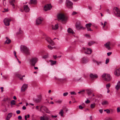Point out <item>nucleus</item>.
<instances>
[{
	"label": "nucleus",
	"instance_id": "12",
	"mask_svg": "<svg viewBox=\"0 0 120 120\" xmlns=\"http://www.w3.org/2000/svg\"><path fill=\"white\" fill-rule=\"evenodd\" d=\"M90 79L92 80L96 79L98 77V75L97 74H93L92 73H91L90 74Z\"/></svg>",
	"mask_w": 120,
	"mask_h": 120
},
{
	"label": "nucleus",
	"instance_id": "32",
	"mask_svg": "<svg viewBox=\"0 0 120 120\" xmlns=\"http://www.w3.org/2000/svg\"><path fill=\"white\" fill-rule=\"evenodd\" d=\"M111 86L110 84V83L107 84L106 85V88L107 89H109V88Z\"/></svg>",
	"mask_w": 120,
	"mask_h": 120
},
{
	"label": "nucleus",
	"instance_id": "15",
	"mask_svg": "<svg viewBox=\"0 0 120 120\" xmlns=\"http://www.w3.org/2000/svg\"><path fill=\"white\" fill-rule=\"evenodd\" d=\"M114 74L117 76L120 75V68L116 70L114 72Z\"/></svg>",
	"mask_w": 120,
	"mask_h": 120
},
{
	"label": "nucleus",
	"instance_id": "33",
	"mask_svg": "<svg viewBox=\"0 0 120 120\" xmlns=\"http://www.w3.org/2000/svg\"><path fill=\"white\" fill-rule=\"evenodd\" d=\"M102 104L103 105H105L108 104V102L106 101H104L102 103Z\"/></svg>",
	"mask_w": 120,
	"mask_h": 120
},
{
	"label": "nucleus",
	"instance_id": "6",
	"mask_svg": "<svg viewBox=\"0 0 120 120\" xmlns=\"http://www.w3.org/2000/svg\"><path fill=\"white\" fill-rule=\"evenodd\" d=\"M38 61V59L37 58H33L30 60V64L32 66H34Z\"/></svg>",
	"mask_w": 120,
	"mask_h": 120
},
{
	"label": "nucleus",
	"instance_id": "46",
	"mask_svg": "<svg viewBox=\"0 0 120 120\" xmlns=\"http://www.w3.org/2000/svg\"><path fill=\"white\" fill-rule=\"evenodd\" d=\"M77 13L75 11H73L71 14V15H74L77 14Z\"/></svg>",
	"mask_w": 120,
	"mask_h": 120
},
{
	"label": "nucleus",
	"instance_id": "10",
	"mask_svg": "<svg viewBox=\"0 0 120 120\" xmlns=\"http://www.w3.org/2000/svg\"><path fill=\"white\" fill-rule=\"evenodd\" d=\"M9 3L10 5L12 6L13 8H14L16 5L15 0H9Z\"/></svg>",
	"mask_w": 120,
	"mask_h": 120
},
{
	"label": "nucleus",
	"instance_id": "17",
	"mask_svg": "<svg viewBox=\"0 0 120 120\" xmlns=\"http://www.w3.org/2000/svg\"><path fill=\"white\" fill-rule=\"evenodd\" d=\"M27 87V85L24 84L21 88V90L22 92H24L26 89Z\"/></svg>",
	"mask_w": 120,
	"mask_h": 120
},
{
	"label": "nucleus",
	"instance_id": "62",
	"mask_svg": "<svg viewBox=\"0 0 120 120\" xmlns=\"http://www.w3.org/2000/svg\"><path fill=\"white\" fill-rule=\"evenodd\" d=\"M117 85L120 86V81H119L117 83Z\"/></svg>",
	"mask_w": 120,
	"mask_h": 120
},
{
	"label": "nucleus",
	"instance_id": "21",
	"mask_svg": "<svg viewBox=\"0 0 120 120\" xmlns=\"http://www.w3.org/2000/svg\"><path fill=\"white\" fill-rule=\"evenodd\" d=\"M24 10L26 12H28L30 10V9L28 6L26 5H24L23 6Z\"/></svg>",
	"mask_w": 120,
	"mask_h": 120
},
{
	"label": "nucleus",
	"instance_id": "2",
	"mask_svg": "<svg viewBox=\"0 0 120 120\" xmlns=\"http://www.w3.org/2000/svg\"><path fill=\"white\" fill-rule=\"evenodd\" d=\"M57 17L59 20L61 21L65 22L67 20V17L63 14H59L57 15Z\"/></svg>",
	"mask_w": 120,
	"mask_h": 120
},
{
	"label": "nucleus",
	"instance_id": "8",
	"mask_svg": "<svg viewBox=\"0 0 120 120\" xmlns=\"http://www.w3.org/2000/svg\"><path fill=\"white\" fill-rule=\"evenodd\" d=\"M67 6V7L70 9H71L72 8L73 3L69 0H66Z\"/></svg>",
	"mask_w": 120,
	"mask_h": 120
},
{
	"label": "nucleus",
	"instance_id": "41",
	"mask_svg": "<svg viewBox=\"0 0 120 120\" xmlns=\"http://www.w3.org/2000/svg\"><path fill=\"white\" fill-rule=\"evenodd\" d=\"M120 86L117 85L115 86V88L117 90H118L120 88Z\"/></svg>",
	"mask_w": 120,
	"mask_h": 120
},
{
	"label": "nucleus",
	"instance_id": "58",
	"mask_svg": "<svg viewBox=\"0 0 120 120\" xmlns=\"http://www.w3.org/2000/svg\"><path fill=\"white\" fill-rule=\"evenodd\" d=\"M22 117L21 116H19L18 117V119L19 120H21L22 119Z\"/></svg>",
	"mask_w": 120,
	"mask_h": 120
},
{
	"label": "nucleus",
	"instance_id": "34",
	"mask_svg": "<svg viewBox=\"0 0 120 120\" xmlns=\"http://www.w3.org/2000/svg\"><path fill=\"white\" fill-rule=\"evenodd\" d=\"M11 105H15V101L14 100H12L11 101Z\"/></svg>",
	"mask_w": 120,
	"mask_h": 120
},
{
	"label": "nucleus",
	"instance_id": "64",
	"mask_svg": "<svg viewBox=\"0 0 120 120\" xmlns=\"http://www.w3.org/2000/svg\"><path fill=\"white\" fill-rule=\"evenodd\" d=\"M53 57L55 59H56L57 57L56 55V56L53 55Z\"/></svg>",
	"mask_w": 120,
	"mask_h": 120
},
{
	"label": "nucleus",
	"instance_id": "38",
	"mask_svg": "<svg viewBox=\"0 0 120 120\" xmlns=\"http://www.w3.org/2000/svg\"><path fill=\"white\" fill-rule=\"evenodd\" d=\"M17 76L18 77L20 78V79L21 80L22 79V77H21V75L19 74H18L17 75Z\"/></svg>",
	"mask_w": 120,
	"mask_h": 120
},
{
	"label": "nucleus",
	"instance_id": "30",
	"mask_svg": "<svg viewBox=\"0 0 120 120\" xmlns=\"http://www.w3.org/2000/svg\"><path fill=\"white\" fill-rule=\"evenodd\" d=\"M64 112L63 109H62L59 112V114H60L61 116H63V114Z\"/></svg>",
	"mask_w": 120,
	"mask_h": 120
},
{
	"label": "nucleus",
	"instance_id": "22",
	"mask_svg": "<svg viewBox=\"0 0 120 120\" xmlns=\"http://www.w3.org/2000/svg\"><path fill=\"white\" fill-rule=\"evenodd\" d=\"M37 3V1L36 0H31L29 3L30 4H36Z\"/></svg>",
	"mask_w": 120,
	"mask_h": 120
},
{
	"label": "nucleus",
	"instance_id": "40",
	"mask_svg": "<svg viewBox=\"0 0 120 120\" xmlns=\"http://www.w3.org/2000/svg\"><path fill=\"white\" fill-rule=\"evenodd\" d=\"M105 111H106L107 113H110V111L108 109H105L104 110Z\"/></svg>",
	"mask_w": 120,
	"mask_h": 120
},
{
	"label": "nucleus",
	"instance_id": "11",
	"mask_svg": "<svg viewBox=\"0 0 120 120\" xmlns=\"http://www.w3.org/2000/svg\"><path fill=\"white\" fill-rule=\"evenodd\" d=\"M92 25L91 23H90L88 24H86V27L87 29V30L88 31H93V30H92L90 27Z\"/></svg>",
	"mask_w": 120,
	"mask_h": 120
},
{
	"label": "nucleus",
	"instance_id": "45",
	"mask_svg": "<svg viewBox=\"0 0 120 120\" xmlns=\"http://www.w3.org/2000/svg\"><path fill=\"white\" fill-rule=\"evenodd\" d=\"M107 24V22H105L104 23V24H103V28H104L105 25H106Z\"/></svg>",
	"mask_w": 120,
	"mask_h": 120
},
{
	"label": "nucleus",
	"instance_id": "23",
	"mask_svg": "<svg viewBox=\"0 0 120 120\" xmlns=\"http://www.w3.org/2000/svg\"><path fill=\"white\" fill-rule=\"evenodd\" d=\"M59 26H58V25L57 24H56L54 26L52 25V29L53 30H56L58 29V28Z\"/></svg>",
	"mask_w": 120,
	"mask_h": 120
},
{
	"label": "nucleus",
	"instance_id": "48",
	"mask_svg": "<svg viewBox=\"0 0 120 120\" xmlns=\"http://www.w3.org/2000/svg\"><path fill=\"white\" fill-rule=\"evenodd\" d=\"M109 59H107L106 60L105 63L107 64L109 62Z\"/></svg>",
	"mask_w": 120,
	"mask_h": 120
},
{
	"label": "nucleus",
	"instance_id": "7",
	"mask_svg": "<svg viewBox=\"0 0 120 120\" xmlns=\"http://www.w3.org/2000/svg\"><path fill=\"white\" fill-rule=\"evenodd\" d=\"M11 20L8 18H5L4 20V22L5 26H8L10 25V22Z\"/></svg>",
	"mask_w": 120,
	"mask_h": 120
},
{
	"label": "nucleus",
	"instance_id": "36",
	"mask_svg": "<svg viewBox=\"0 0 120 120\" xmlns=\"http://www.w3.org/2000/svg\"><path fill=\"white\" fill-rule=\"evenodd\" d=\"M48 48L50 50H52L54 48V47H52L50 45H49L48 46Z\"/></svg>",
	"mask_w": 120,
	"mask_h": 120
},
{
	"label": "nucleus",
	"instance_id": "53",
	"mask_svg": "<svg viewBox=\"0 0 120 120\" xmlns=\"http://www.w3.org/2000/svg\"><path fill=\"white\" fill-rule=\"evenodd\" d=\"M112 54V52H108L107 53V55L108 56H109L110 55Z\"/></svg>",
	"mask_w": 120,
	"mask_h": 120
},
{
	"label": "nucleus",
	"instance_id": "63",
	"mask_svg": "<svg viewBox=\"0 0 120 120\" xmlns=\"http://www.w3.org/2000/svg\"><path fill=\"white\" fill-rule=\"evenodd\" d=\"M88 8L90 9V10H91L92 9V8L90 6H88Z\"/></svg>",
	"mask_w": 120,
	"mask_h": 120
},
{
	"label": "nucleus",
	"instance_id": "20",
	"mask_svg": "<svg viewBox=\"0 0 120 120\" xmlns=\"http://www.w3.org/2000/svg\"><path fill=\"white\" fill-rule=\"evenodd\" d=\"M12 113L11 112L9 113L6 119V120H9L10 118L12 116Z\"/></svg>",
	"mask_w": 120,
	"mask_h": 120
},
{
	"label": "nucleus",
	"instance_id": "55",
	"mask_svg": "<svg viewBox=\"0 0 120 120\" xmlns=\"http://www.w3.org/2000/svg\"><path fill=\"white\" fill-rule=\"evenodd\" d=\"M79 109H82L83 108V107L81 105H80L79 106Z\"/></svg>",
	"mask_w": 120,
	"mask_h": 120
},
{
	"label": "nucleus",
	"instance_id": "18",
	"mask_svg": "<svg viewBox=\"0 0 120 120\" xmlns=\"http://www.w3.org/2000/svg\"><path fill=\"white\" fill-rule=\"evenodd\" d=\"M41 97L40 96L38 98L34 99V101L36 103H39L41 101Z\"/></svg>",
	"mask_w": 120,
	"mask_h": 120
},
{
	"label": "nucleus",
	"instance_id": "9",
	"mask_svg": "<svg viewBox=\"0 0 120 120\" xmlns=\"http://www.w3.org/2000/svg\"><path fill=\"white\" fill-rule=\"evenodd\" d=\"M83 49L85 51V53L86 54H90L92 52V50L90 48H87L86 49L85 48H83Z\"/></svg>",
	"mask_w": 120,
	"mask_h": 120
},
{
	"label": "nucleus",
	"instance_id": "39",
	"mask_svg": "<svg viewBox=\"0 0 120 120\" xmlns=\"http://www.w3.org/2000/svg\"><path fill=\"white\" fill-rule=\"evenodd\" d=\"M63 110H65V111L67 112L68 111V109L65 106H64L63 107Z\"/></svg>",
	"mask_w": 120,
	"mask_h": 120
},
{
	"label": "nucleus",
	"instance_id": "51",
	"mask_svg": "<svg viewBox=\"0 0 120 120\" xmlns=\"http://www.w3.org/2000/svg\"><path fill=\"white\" fill-rule=\"evenodd\" d=\"M4 11H3V12H6L8 11V9H6L5 8L4 9Z\"/></svg>",
	"mask_w": 120,
	"mask_h": 120
},
{
	"label": "nucleus",
	"instance_id": "59",
	"mask_svg": "<svg viewBox=\"0 0 120 120\" xmlns=\"http://www.w3.org/2000/svg\"><path fill=\"white\" fill-rule=\"evenodd\" d=\"M103 110L102 109H100L99 110V111L101 113H102L103 112Z\"/></svg>",
	"mask_w": 120,
	"mask_h": 120
},
{
	"label": "nucleus",
	"instance_id": "49",
	"mask_svg": "<svg viewBox=\"0 0 120 120\" xmlns=\"http://www.w3.org/2000/svg\"><path fill=\"white\" fill-rule=\"evenodd\" d=\"M71 95L75 94L76 95V93L74 91H73L71 92Z\"/></svg>",
	"mask_w": 120,
	"mask_h": 120
},
{
	"label": "nucleus",
	"instance_id": "44",
	"mask_svg": "<svg viewBox=\"0 0 120 120\" xmlns=\"http://www.w3.org/2000/svg\"><path fill=\"white\" fill-rule=\"evenodd\" d=\"M68 94V92H65L63 94V96H66Z\"/></svg>",
	"mask_w": 120,
	"mask_h": 120
},
{
	"label": "nucleus",
	"instance_id": "54",
	"mask_svg": "<svg viewBox=\"0 0 120 120\" xmlns=\"http://www.w3.org/2000/svg\"><path fill=\"white\" fill-rule=\"evenodd\" d=\"M14 55L15 56L16 58H17V56L16 55V52L15 51H14Z\"/></svg>",
	"mask_w": 120,
	"mask_h": 120
},
{
	"label": "nucleus",
	"instance_id": "3",
	"mask_svg": "<svg viewBox=\"0 0 120 120\" xmlns=\"http://www.w3.org/2000/svg\"><path fill=\"white\" fill-rule=\"evenodd\" d=\"M103 79L105 81L109 82L111 80L110 75L107 74H104L102 75Z\"/></svg>",
	"mask_w": 120,
	"mask_h": 120
},
{
	"label": "nucleus",
	"instance_id": "5",
	"mask_svg": "<svg viewBox=\"0 0 120 120\" xmlns=\"http://www.w3.org/2000/svg\"><path fill=\"white\" fill-rule=\"evenodd\" d=\"M115 14L117 16L120 17V11L116 7L113 8Z\"/></svg>",
	"mask_w": 120,
	"mask_h": 120
},
{
	"label": "nucleus",
	"instance_id": "25",
	"mask_svg": "<svg viewBox=\"0 0 120 120\" xmlns=\"http://www.w3.org/2000/svg\"><path fill=\"white\" fill-rule=\"evenodd\" d=\"M7 40L5 42V44H9L10 43L11 41V40L7 37H6Z\"/></svg>",
	"mask_w": 120,
	"mask_h": 120
},
{
	"label": "nucleus",
	"instance_id": "50",
	"mask_svg": "<svg viewBox=\"0 0 120 120\" xmlns=\"http://www.w3.org/2000/svg\"><path fill=\"white\" fill-rule=\"evenodd\" d=\"M49 117L48 116H45V120H49Z\"/></svg>",
	"mask_w": 120,
	"mask_h": 120
},
{
	"label": "nucleus",
	"instance_id": "29",
	"mask_svg": "<svg viewBox=\"0 0 120 120\" xmlns=\"http://www.w3.org/2000/svg\"><path fill=\"white\" fill-rule=\"evenodd\" d=\"M50 61L52 65L56 64V61H53L52 60H50Z\"/></svg>",
	"mask_w": 120,
	"mask_h": 120
},
{
	"label": "nucleus",
	"instance_id": "37",
	"mask_svg": "<svg viewBox=\"0 0 120 120\" xmlns=\"http://www.w3.org/2000/svg\"><path fill=\"white\" fill-rule=\"evenodd\" d=\"M48 54H47L45 55H44L43 57V58H48Z\"/></svg>",
	"mask_w": 120,
	"mask_h": 120
},
{
	"label": "nucleus",
	"instance_id": "19",
	"mask_svg": "<svg viewBox=\"0 0 120 120\" xmlns=\"http://www.w3.org/2000/svg\"><path fill=\"white\" fill-rule=\"evenodd\" d=\"M88 60L86 58H83L81 60V63L82 64H85L88 62Z\"/></svg>",
	"mask_w": 120,
	"mask_h": 120
},
{
	"label": "nucleus",
	"instance_id": "26",
	"mask_svg": "<svg viewBox=\"0 0 120 120\" xmlns=\"http://www.w3.org/2000/svg\"><path fill=\"white\" fill-rule=\"evenodd\" d=\"M68 32L69 33H71L73 34L74 33V32L72 29L71 28H69L68 29Z\"/></svg>",
	"mask_w": 120,
	"mask_h": 120
},
{
	"label": "nucleus",
	"instance_id": "16",
	"mask_svg": "<svg viewBox=\"0 0 120 120\" xmlns=\"http://www.w3.org/2000/svg\"><path fill=\"white\" fill-rule=\"evenodd\" d=\"M42 21V19L40 18H38L36 19V24L38 25L41 24Z\"/></svg>",
	"mask_w": 120,
	"mask_h": 120
},
{
	"label": "nucleus",
	"instance_id": "27",
	"mask_svg": "<svg viewBox=\"0 0 120 120\" xmlns=\"http://www.w3.org/2000/svg\"><path fill=\"white\" fill-rule=\"evenodd\" d=\"M87 93L89 95H90L91 94L92 92V90H87Z\"/></svg>",
	"mask_w": 120,
	"mask_h": 120
},
{
	"label": "nucleus",
	"instance_id": "13",
	"mask_svg": "<svg viewBox=\"0 0 120 120\" xmlns=\"http://www.w3.org/2000/svg\"><path fill=\"white\" fill-rule=\"evenodd\" d=\"M52 6L50 4H47L45 6L44 9L45 11H47L50 10Z\"/></svg>",
	"mask_w": 120,
	"mask_h": 120
},
{
	"label": "nucleus",
	"instance_id": "42",
	"mask_svg": "<svg viewBox=\"0 0 120 120\" xmlns=\"http://www.w3.org/2000/svg\"><path fill=\"white\" fill-rule=\"evenodd\" d=\"M117 111L118 113L120 112V107H118L117 108Z\"/></svg>",
	"mask_w": 120,
	"mask_h": 120
},
{
	"label": "nucleus",
	"instance_id": "43",
	"mask_svg": "<svg viewBox=\"0 0 120 120\" xmlns=\"http://www.w3.org/2000/svg\"><path fill=\"white\" fill-rule=\"evenodd\" d=\"M81 78V77L79 79H76V78H74L73 79V80L75 81H78L80 80V79Z\"/></svg>",
	"mask_w": 120,
	"mask_h": 120
},
{
	"label": "nucleus",
	"instance_id": "24",
	"mask_svg": "<svg viewBox=\"0 0 120 120\" xmlns=\"http://www.w3.org/2000/svg\"><path fill=\"white\" fill-rule=\"evenodd\" d=\"M110 43L109 42H107L105 44V45L106 46V48H107L108 49H110V47L109 46V45L110 44Z\"/></svg>",
	"mask_w": 120,
	"mask_h": 120
},
{
	"label": "nucleus",
	"instance_id": "57",
	"mask_svg": "<svg viewBox=\"0 0 120 120\" xmlns=\"http://www.w3.org/2000/svg\"><path fill=\"white\" fill-rule=\"evenodd\" d=\"M41 109L42 108L43 109V108H45L46 109H47V108L45 106H41Z\"/></svg>",
	"mask_w": 120,
	"mask_h": 120
},
{
	"label": "nucleus",
	"instance_id": "61",
	"mask_svg": "<svg viewBox=\"0 0 120 120\" xmlns=\"http://www.w3.org/2000/svg\"><path fill=\"white\" fill-rule=\"evenodd\" d=\"M22 109L23 110H25L26 109V107L25 106H23L22 107Z\"/></svg>",
	"mask_w": 120,
	"mask_h": 120
},
{
	"label": "nucleus",
	"instance_id": "4",
	"mask_svg": "<svg viewBox=\"0 0 120 120\" xmlns=\"http://www.w3.org/2000/svg\"><path fill=\"white\" fill-rule=\"evenodd\" d=\"M76 28L78 30H85L86 28L83 27L81 26V24L79 22H77L75 24Z\"/></svg>",
	"mask_w": 120,
	"mask_h": 120
},
{
	"label": "nucleus",
	"instance_id": "35",
	"mask_svg": "<svg viewBox=\"0 0 120 120\" xmlns=\"http://www.w3.org/2000/svg\"><path fill=\"white\" fill-rule=\"evenodd\" d=\"M90 106L91 108H94L95 106V104L94 103L91 104Z\"/></svg>",
	"mask_w": 120,
	"mask_h": 120
},
{
	"label": "nucleus",
	"instance_id": "14",
	"mask_svg": "<svg viewBox=\"0 0 120 120\" xmlns=\"http://www.w3.org/2000/svg\"><path fill=\"white\" fill-rule=\"evenodd\" d=\"M46 40L47 41L51 44L52 45H54V43L51 40V38L49 37H47L46 38Z\"/></svg>",
	"mask_w": 120,
	"mask_h": 120
},
{
	"label": "nucleus",
	"instance_id": "60",
	"mask_svg": "<svg viewBox=\"0 0 120 120\" xmlns=\"http://www.w3.org/2000/svg\"><path fill=\"white\" fill-rule=\"evenodd\" d=\"M85 102L86 103H90V101L88 99Z\"/></svg>",
	"mask_w": 120,
	"mask_h": 120
},
{
	"label": "nucleus",
	"instance_id": "52",
	"mask_svg": "<svg viewBox=\"0 0 120 120\" xmlns=\"http://www.w3.org/2000/svg\"><path fill=\"white\" fill-rule=\"evenodd\" d=\"M105 11L107 12H108V13H110V11L109 10V9H107Z\"/></svg>",
	"mask_w": 120,
	"mask_h": 120
},
{
	"label": "nucleus",
	"instance_id": "56",
	"mask_svg": "<svg viewBox=\"0 0 120 120\" xmlns=\"http://www.w3.org/2000/svg\"><path fill=\"white\" fill-rule=\"evenodd\" d=\"M16 113L17 114H19L20 113V111L19 110H17L16 111Z\"/></svg>",
	"mask_w": 120,
	"mask_h": 120
},
{
	"label": "nucleus",
	"instance_id": "28",
	"mask_svg": "<svg viewBox=\"0 0 120 120\" xmlns=\"http://www.w3.org/2000/svg\"><path fill=\"white\" fill-rule=\"evenodd\" d=\"M58 81L61 82L63 81H67V79L66 78H63L62 79H58Z\"/></svg>",
	"mask_w": 120,
	"mask_h": 120
},
{
	"label": "nucleus",
	"instance_id": "47",
	"mask_svg": "<svg viewBox=\"0 0 120 120\" xmlns=\"http://www.w3.org/2000/svg\"><path fill=\"white\" fill-rule=\"evenodd\" d=\"M40 120H45V117L43 116H41L40 117Z\"/></svg>",
	"mask_w": 120,
	"mask_h": 120
},
{
	"label": "nucleus",
	"instance_id": "31",
	"mask_svg": "<svg viewBox=\"0 0 120 120\" xmlns=\"http://www.w3.org/2000/svg\"><path fill=\"white\" fill-rule=\"evenodd\" d=\"M95 42L94 41H90L88 43V45L91 46L95 43Z\"/></svg>",
	"mask_w": 120,
	"mask_h": 120
},
{
	"label": "nucleus",
	"instance_id": "1",
	"mask_svg": "<svg viewBox=\"0 0 120 120\" xmlns=\"http://www.w3.org/2000/svg\"><path fill=\"white\" fill-rule=\"evenodd\" d=\"M20 50L22 52L24 53L26 55H28L30 54L29 49L25 46H21Z\"/></svg>",
	"mask_w": 120,
	"mask_h": 120
}]
</instances>
